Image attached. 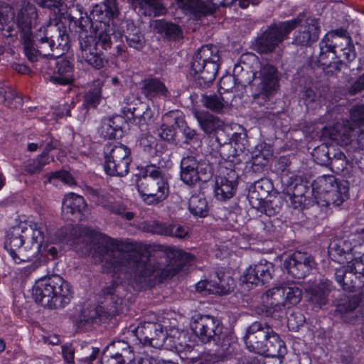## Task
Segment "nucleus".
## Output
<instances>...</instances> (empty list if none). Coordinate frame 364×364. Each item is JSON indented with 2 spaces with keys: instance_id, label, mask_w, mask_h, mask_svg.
Instances as JSON below:
<instances>
[{
  "instance_id": "6ab92c4d",
  "label": "nucleus",
  "mask_w": 364,
  "mask_h": 364,
  "mask_svg": "<svg viewBox=\"0 0 364 364\" xmlns=\"http://www.w3.org/2000/svg\"><path fill=\"white\" fill-rule=\"evenodd\" d=\"M350 40L347 31L343 28L328 32L319 43V60L323 61L328 53L337 55L341 48L348 46Z\"/></svg>"
},
{
  "instance_id": "f3484780",
  "label": "nucleus",
  "mask_w": 364,
  "mask_h": 364,
  "mask_svg": "<svg viewBox=\"0 0 364 364\" xmlns=\"http://www.w3.org/2000/svg\"><path fill=\"white\" fill-rule=\"evenodd\" d=\"M178 6L183 11L192 16L196 19L212 16L216 9L222 4H232L233 1L229 0H175Z\"/></svg>"
},
{
  "instance_id": "bb28decb",
  "label": "nucleus",
  "mask_w": 364,
  "mask_h": 364,
  "mask_svg": "<svg viewBox=\"0 0 364 364\" xmlns=\"http://www.w3.org/2000/svg\"><path fill=\"white\" fill-rule=\"evenodd\" d=\"M228 176H219L216 178L215 193L222 200L230 198L237 186V174L234 170L228 173Z\"/></svg>"
},
{
  "instance_id": "412c9836",
  "label": "nucleus",
  "mask_w": 364,
  "mask_h": 364,
  "mask_svg": "<svg viewBox=\"0 0 364 364\" xmlns=\"http://www.w3.org/2000/svg\"><path fill=\"white\" fill-rule=\"evenodd\" d=\"M23 245V239L16 225L11 228L6 232L4 247L16 263L31 262V255L28 253L26 246L22 247Z\"/></svg>"
},
{
  "instance_id": "393cba45",
  "label": "nucleus",
  "mask_w": 364,
  "mask_h": 364,
  "mask_svg": "<svg viewBox=\"0 0 364 364\" xmlns=\"http://www.w3.org/2000/svg\"><path fill=\"white\" fill-rule=\"evenodd\" d=\"M333 289L332 282L323 279L318 283L306 287V296L309 301L317 307H321L327 303L328 294Z\"/></svg>"
},
{
  "instance_id": "72a5a7b5",
  "label": "nucleus",
  "mask_w": 364,
  "mask_h": 364,
  "mask_svg": "<svg viewBox=\"0 0 364 364\" xmlns=\"http://www.w3.org/2000/svg\"><path fill=\"white\" fill-rule=\"evenodd\" d=\"M349 121L359 132L356 141L358 149L364 151V104L355 105L350 109Z\"/></svg>"
},
{
  "instance_id": "aec40b11",
  "label": "nucleus",
  "mask_w": 364,
  "mask_h": 364,
  "mask_svg": "<svg viewBox=\"0 0 364 364\" xmlns=\"http://www.w3.org/2000/svg\"><path fill=\"white\" fill-rule=\"evenodd\" d=\"M272 333V328L267 322L255 321L246 329L243 340L246 348L250 351L258 353L263 348V343Z\"/></svg>"
},
{
  "instance_id": "0eeeda50",
  "label": "nucleus",
  "mask_w": 364,
  "mask_h": 364,
  "mask_svg": "<svg viewBox=\"0 0 364 364\" xmlns=\"http://www.w3.org/2000/svg\"><path fill=\"white\" fill-rule=\"evenodd\" d=\"M219 50L213 45H205L194 54L191 69L196 82L201 87H207L215 79L219 68Z\"/></svg>"
},
{
  "instance_id": "338daca9",
  "label": "nucleus",
  "mask_w": 364,
  "mask_h": 364,
  "mask_svg": "<svg viewBox=\"0 0 364 364\" xmlns=\"http://www.w3.org/2000/svg\"><path fill=\"white\" fill-rule=\"evenodd\" d=\"M111 346L117 350L115 353L125 355V357H131L132 350L128 343L117 341H114Z\"/></svg>"
},
{
  "instance_id": "9b49d317",
  "label": "nucleus",
  "mask_w": 364,
  "mask_h": 364,
  "mask_svg": "<svg viewBox=\"0 0 364 364\" xmlns=\"http://www.w3.org/2000/svg\"><path fill=\"white\" fill-rule=\"evenodd\" d=\"M295 21H285L272 23L257 37L255 46L261 53H269L289 38V33L295 29Z\"/></svg>"
},
{
  "instance_id": "9d476101",
  "label": "nucleus",
  "mask_w": 364,
  "mask_h": 364,
  "mask_svg": "<svg viewBox=\"0 0 364 364\" xmlns=\"http://www.w3.org/2000/svg\"><path fill=\"white\" fill-rule=\"evenodd\" d=\"M252 83L253 98L260 104L259 99L268 100L279 87V76L277 68L268 63L262 64L259 70L253 73Z\"/></svg>"
},
{
  "instance_id": "4c0bfd02",
  "label": "nucleus",
  "mask_w": 364,
  "mask_h": 364,
  "mask_svg": "<svg viewBox=\"0 0 364 364\" xmlns=\"http://www.w3.org/2000/svg\"><path fill=\"white\" fill-rule=\"evenodd\" d=\"M353 249L350 241L343 238H338L333 240L328 247V255L333 260L339 261L340 258L348 254Z\"/></svg>"
},
{
  "instance_id": "0e129e2a",
  "label": "nucleus",
  "mask_w": 364,
  "mask_h": 364,
  "mask_svg": "<svg viewBox=\"0 0 364 364\" xmlns=\"http://www.w3.org/2000/svg\"><path fill=\"white\" fill-rule=\"evenodd\" d=\"M103 7L105 9L106 18H114L119 13L117 0H105Z\"/></svg>"
},
{
  "instance_id": "f8f14e48",
  "label": "nucleus",
  "mask_w": 364,
  "mask_h": 364,
  "mask_svg": "<svg viewBox=\"0 0 364 364\" xmlns=\"http://www.w3.org/2000/svg\"><path fill=\"white\" fill-rule=\"evenodd\" d=\"M15 7L18 10L16 21L14 18L10 20L9 25L13 26L14 31L10 36L16 35L20 32L21 37L24 41V46L27 42L32 41L33 35L31 33L33 24L38 17L37 10L33 4V0H16Z\"/></svg>"
},
{
  "instance_id": "2f4dec72",
  "label": "nucleus",
  "mask_w": 364,
  "mask_h": 364,
  "mask_svg": "<svg viewBox=\"0 0 364 364\" xmlns=\"http://www.w3.org/2000/svg\"><path fill=\"white\" fill-rule=\"evenodd\" d=\"M272 155V150L268 144H261L256 146L252 154L250 170L255 173L261 172Z\"/></svg>"
},
{
  "instance_id": "1a4fd4ad",
  "label": "nucleus",
  "mask_w": 364,
  "mask_h": 364,
  "mask_svg": "<svg viewBox=\"0 0 364 364\" xmlns=\"http://www.w3.org/2000/svg\"><path fill=\"white\" fill-rule=\"evenodd\" d=\"M313 191L323 195L325 201L330 205H341L349 196L348 182L337 181L333 175H323L316 178L312 184Z\"/></svg>"
},
{
  "instance_id": "f257e3e1",
  "label": "nucleus",
  "mask_w": 364,
  "mask_h": 364,
  "mask_svg": "<svg viewBox=\"0 0 364 364\" xmlns=\"http://www.w3.org/2000/svg\"><path fill=\"white\" fill-rule=\"evenodd\" d=\"M102 260L109 263L114 269H134L135 279L142 284L151 277L159 266L149 258V246L141 242L127 240L118 242L114 240L102 241Z\"/></svg>"
},
{
  "instance_id": "e2e57ef3",
  "label": "nucleus",
  "mask_w": 364,
  "mask_h": 364,
  "mask_svg": "<svg viewBox=\"0 0 364 364\" xmlns=\"http://www.w3.org/2000/svg\"><path fill=\"white\" fill-rule=\"evenodd\" d=\"M242 282L251 285H257L260 283L259 276L255 269V266H250L246 269L242 277Z\"/></svg>"
},
{
  "instance_id": "bf43d9fd",
  "label": "nucleus",
  "mask_w": 364,
  "mask_h": 364,
  "mask_svg": "<svg viewBox=\"0 0 364 364\" xmlns=\"http://www.w3.org/2000/svg\"><path fill=\"white\" fill-rule=\"evenodd\" d=\"M168 124V122H164L157 129L156 134L162 140L173 141L175 140L176 129L173 125Z\"/></svg>"
},
{
  "instance_id": "c756f323",
  "label": "nucleus",
  "mask_w": 364,
  "mask_h": 364,
  "mask_svg": "<svg viewBox=\"0 0 364 364\" xmlns=\"http://www.w3.org/2000/svg\"><path fill=\"white\" fill-rule=\"evenodd\" d=\"M193 115L197 119L200 129L207 134L216 133L223 129L224 122L208 112L196 110L193 112Z\"/></svg>"
},
{
  "instance_id": "6e6552de",
  "label": "nucleus",
  "mask_w": 364,
  "mask_h": 364,
  "mask_svg": "<svg viewBox=\"0 0 364 364\" xmlns=\"http://www.w3.org/2000/svg\"><path fill=\"white\" fill-rule=\"evenodd\" d=\"M104 168L107 174L124 176L129 173L132 161L131 151L127 146L119 143H108L103 149Z\"/></svg>"
},
{
  "instance_id": "ddd939ff",
  "label": "nucleus",
  "mask_w": 364,
  "mask_h": 364,
  "mask_svg": "<svg viewBox=\"0 0 364 364\" xmlns=\"http://www.w3.org/2000/svg\"><path fill=\"white\" fill-rule=\"evenodd\" d=\"M180 167L181 179L188 186L199 181L205 182L211 176L210 166L199 155L190 154L183 157Z\"/></svg>"
},
{
  "instance_id": "774afa93",
  "label": "nucleus",
  "mask_w": 364,
  "mask_h": 364,
  "mask_svg": "<svg viewBox=\"0 0 364 364\" xmlns=\"http://www.w3.org/2000/svg\"><path fill=\"white\" fill-rule=\"evenodd\" d=\"M305 321V318L300 311L293 312L288 318V326L294 329L301 326Z\"/></svg>"
},
{
  "instance_id": "13d9d810",
  "label": "nucleus",
  "mask_w": 364,
  "mask_h": 364,
  "mask_svg": "<svg viewBox=\"0 0 364 364\" xmlns=\"http://www.w3.org/2000/svg\"><path fill=\"white\" fill-rule=\"evenodd\" d=\"M313 156L315 161L321 166L328 165L329 161H331L328 149L324 144H322L314 149L313 151Z\"/></svg>"
},
{
  "instance_id": "864d4df0",
  "label": "nucleus",
  "mask_w": 364,
  "mask_h": 364,
  "mask_svg": "<svg viewBox=\"0 0 364 364\" xmlns=\"http://www.w3.org/2000/svg\"><path fill=\"white\" fill-rule=\"evenodd\" d=\"M156 324L152 323H147L138 326L136 329V337L141 342H149L153 339L151 331L152 330H156Z\"/></svg>"
},
{
  "instance_id": "dca6fc26",
  "label": "nucleus",
  "mask_w": 364,
  "mask_h": 364,
  "mask_svg": "<svg viewBox=\"0 0 364 364\" xmlns=\"http://www.w3.org/2000/svg\"><path fill=\"white\" fill-rule=\"evenodd\" d=\"M364 257L355 258L348 262L346 266L336 269V282L345 290L353 291L360 288L364 282Z\"/></svg>"
},
{
  "instance_id": "ea45409f",
  "label": "nucleus",
  "mask_w": 364,
  "mask_h": 364,
  "mask_svg": "<svg viewBox=\"0 0 364 364\" xmlns=\"http://www.w3.org/2000/svg\"><path fill=\"white\" fill-rule=\"evenodd\" d=\"M201 102L206 109L215 112H220L223 108L228 105V102L225 100L220 92L210 95H203Z\"/></svg>"
},
{
  "instance_id": "8fccbe9b",
  "label": "nucleus",
  "mask_w": 364,
  "mask_h": 364,
  "mask_svg": "<svg viewBox=\"0 0 364 364\" xmlns=\"http://www.w3.org/2000/svg\"><path fill=\"white\" fill-rule=\"evenodd\" d=\"M13 19V7L5 3L0 4V30L6 31L11 34L14 28L9 25V21Z\"/></svg>"
},
{
  "instance_id": "5701e85b",
  "label": "nucleus",
  "mask_w": 364,
  "mask_h": 364,
  "mask_svg": "<svg viewBox=\"0 0 364 364\" xmlns=\"http://www.w3.org/2000/svg\"><path fill=\"white\" fill-rule=\"evenodd\" d=\"M126 105L123 107V112L129 117L128 114L139 125H144L152 117V112L149 106L144 102L134 96L125 99Z\"/></svg>"
},
{
  "instance_id": "6e6d98bb",
  "label": "nucleus",
  "mask_w": 364,
  "mask_h": 364,
  "mask_svg": "<svg viewBox=\"0 0 364 364\" xmlns=\"http://www.w3.org/2000/svg\"><path fill=\"white\" fill-rule=\"evenodd\" d=\"M99 353L100 349L98 348L86 345L82 348L81 357L79 358V361L81 364H92L97 358Z\"/></svg>"
},
{
  "instance_id": "473e14b6",
  "label": "nucleus",
  "mask_w": 364,
  "mask_h": 364,
  "mask_svg": "<svg viewBox=\"0 0 364 364\" xmlns=\"http://www.w3.org/2000/svg\"><path fill=\"white\" fill-rule=\"evenodd\" d=\"M86 208L84 198L70 193L65 196L62 203V211L65 215H80Z\"/></svg>"
},
{
  "instance_id": "79ce46f5",
  "label": "nucleus",
  "mask_w": 364,
  "mask_h": 364,
  "mask_svg": "<svg viewBox=\"0 0 364 364\" xmlns=\"http://www.w3.org/2000/svg\"><path fill=\"white\" fill-rule=\"evenodd\" d=\"M284 297V307L290 308L299 304L302 298V289L296 284L281 287Z\"/></svg>"
},
{
  "instance_id": "4468645a",
  "label": "nucleus",
  "mask_w": 364,
  "mask_h": 364,
  "mask_svg": "<svg viewBox=\"0 0 364 364\" xmlns=\"http://www.w3.org/2000/svg\"><path fill=\"white\" fill-rule=\"evenodd\" d=\"M16 227L21 237L23 239V244L28 248L27 252L31 255V261H33L40 252L45 234L48 231L47 225L41 220L21 223Z\"/></svg>"
},
{
  "instance_id": "4be33fe9",
  "label": "nucleus",
  "mask_w": 364,
  "mask_h": 364,
  "mask_svg": "<svg viewBox=\"0 0 364 364\" xmlns=\"http://www.w3.org/2000/svg\"><path fill=\"white\" fill-rule=\"evenodd\" d=\"M314 262L306 252L296 251L285 259L284 267L289 274L296 279H302L310 272Z\"/></svg>"
},
{
  "instance_id": "a19ab883",
  "label": "nucleus",
  "mask_w": 364,
  "mask_h": 364,
  "mask_svg": "<svg viewBox=\"0 0 364 364\" xmlns=\"http://www.w3.org/2000/svg\"><path fill=\"white\" fill-rule=\"evenodd\" d=\"M0 101L4 102L11 109H18L21 107L23 100L16 95L14 90L6 87L4 83L0 81Z\"/></svg>"
},
{
  "instance_id": "7ed1b4c3",
  "label": "nucleus",
  "mask_w": 364,
  "mask_h": 364,
  "mask_svg": "<svg viewBox=\"0 0 364 364\" xmlns=\"http://www.w3.org/2000/svg\"><path fill=\"white\" fill-rule=\"evenodd\" d=\"M32 296L36 302L50 309L63 308L73 298L70 284L58 274L42 277L32 289Z\"/></svg>"
},
{
  "instance_id": "7c9ffc66",
  "label": "nucleus",
  "mask_w": 364,
  "mask_h": 364,
  "mask_svg": "<svg viewBox=\"0 0 364 364\" xmlns=\"http://www.w3.org/2000/svg\"><path fill=\"white\" fill-rule=\"evenodd\" d=\"M285 353L286 347L284 341H282L279 335L272 329V333H269V336H267L265 343H263L262 349L259 350L258 354L277 358L283 356Z\"/></svg>"
},
{
  "instance_id": "a878e982",
  "label": "nucleus",
  "mask_w": 364,
  "mask_h": 364,
  "mask_svg": "<svg viewBox=\"0 0 364 364\" xmlns=\"http://www.w3.org/2000/svg\"><path fill=\"white\" fill-rule=\"evenodd\" d=\"M125 124L124 119L121 116L105 118L101 122L98 133L106 139L122 137L123 134L122 127Z\"/></svg>"
},
{
  "instance_id": "58836bf2",
  "label": "nucleus",
  "mask_w": 364,
  "mask_h": 364,
  "mask_svg": "<svg viewBox=\"0 0 364 364\" xmlns=\"http://www.w3.org/2000/svg\"><path fill=\"white\" fill-rule=\"evenodd\" d=\"M272 188L271 182L267 178H261L252 186L249 197L251 200L261 202L266 199Z\"/></svg>"
},
{
  "instance_id": "c9c22d12",
  "label": "nucleus",
  "mask_w": 364,
  "mask_h": 364,
  "mask_svg": "<svg viewBox=\"0 0 364 364\" xmlns=\"http://www.w3.org/2000/svg\"><path fill=\"white\" fill-rule=\"evenodd\" d=\"M124 36L127 43L129 48H134L136 50H141L145 47V38L141 33L140 28L136 27L133 22H127Z\"/></svg>"
},
{
  "instance_id": "052dcab7",
  "label": "nucleus",
  "mask_w": 364,
  "mask_h": 364,
  "mask_svg": "<svg viewBox=\"0 0 364 364\" xmlns=\"http://www.w3.org/2000/svg\"><path fill=\"white\" fill-rule=\"evenodd\" d=\"M360 299L358 296H353L348 301L340 304L336 307V311L341 314H346L353 312L359 305Z\"/></svg>"
},
{
  "instance_id": "69168bd1",
  "label": "nucleus",
  "mask_w": 364,
  "mask_h": 364,
  "mask_svg": "<svg viewBox=\"0 0 364 364\" xmlns=\"http://www.w3.org/2000/svg\"><path fill=\"white\" fill-rule=\"evenodd\" d=\"M235 83L236 79L234 75H224L219 81V87L220 90H223L225 92H229L235 87Z\"/></svg>"
},
{
  "instance_id": "37998d69",
  "label": "nucleus",
  "mask_w": 364,
  "mask_h": 364,
  "mask_svg": "<svg viewBox=\"0 0 364 364\" xmlns=\"http://www.w3.org/2000/svg\"><path fill=\"white\" fill-rule=\"evenodd\" d=\"M102 86L103 83L100 80L94 81L89 91L85 95L82 106L96 107L101 100Z\"/></svg>"
},
{
  "instance_id": "603ef678",
  "label": "nucleus",
  "mask_w": 364,
  "mask_h": 364,
  "mask_svg": "<svg viewBox=\"0 0 364 364\" xmlns=\"http://www.w3.org/2000/svg\"><path fill=\"white\" fill-rule=\"evenodd\" d=\"M163 121L168 123L173 122L179 129H183L186 127L184 114L179 110H172L163 116Z\"/></svg>"
},
{
  "instance_id": "c03bdc74",
  "label": "nucleus",
  "mask_w": 364,
  "mask_h": 364,
  "mask_svg": "<svg viewBox=\"0 0 364 364\" xmlns=\"http://www.w3.org/2000/svg\"><path fill=\"white\" fill-rule=\"evenodd\" d=\"M154 27L159 33L164 34L169 39L176 40L182 36L181 28L173 23L159 20L156 21Z\"/></svg>"
},
{
  "instance_id": "de8ad7c7",
  "label": "nucleus",
  "mask_w": 364,
  "mask_h": 364,
  "mask_svg": "<svg viewBox=\"0 0 364 364\" xmlns=\"http://www.w3.org/2000/svg\"><path fill=\"white\" fill-rule=\"evenodd\" d=\"M212 342L220 347L223 353H230L236 346L235 337L223 329L219 331Z\"/></svg>"
},
{
  "instance_id": "a211bd4d",
  "label": "nucleus",
  "mask_w": 364,
  "mask_h": 364,
  "mask_svg": "<svg viewBox=\"0 0 364 364\" xmlns=\"http://www.w3.org/2000/svg\"><path fill=\"white\" fill-rule=\"evenodd\" d=\"M223 327L217 318L210 315L197 314L191 323L192 330L203 343H211Z\"/></svg>"
},
{
  "instance_id": "423d86ee",
  "label": "nucleus",
  "mask_w": 364,
  "mask_h": 364,
  "mask_svg": "<svg viewBox=\"0 0 364 364\" xmlns=\"http://www.w3.org/2000/svg\"><path fill=\"white\" fill-rule=\"evenodd\" d=\"M96 36L88 35L82 32L79 36L80 53L79 58L95 69L103 68L104 58L97 49L100 44L105 50L111 47V35L112 28L107 23H101L97 26Z\"/></svg>"
},
{
  "instance_id": "c85d7f7f",
  "label": "nucleus",
  "mask_w": 364,
  "mask_h": 364,
  "mask_svg": "<svg viewBox=\"0 0 364 364\" xmlns=\"http://www.w3.org/2000/svg\"><path fill=\"white\" fill-rule=\"evenodd\" d=\"M284 297L281 287H273L267 291L262 300L267 314L281 311L284 307Z\"/></svg>"
},
{
  "instance_id": "4d7b16f0",
  "label": "nucleus",
  "mask_w": 364,
  "mask_h": 364,
  "mask_svg": "<svg viewBox=\"0 0 364 364\" xmlns=\"http://www.w3.org/2000/svg\"><path fill=\"white\" fill-rule=\"evenodd\" d=\"M47 177V181L50 183H55V180H59L68 186H73L75 184L73 177L70 174V173L64 170L51 172L48 174Z\"/></svg>"
},
{
  "instance_id": "09e8293b",
  "label": "nucleus",
  "mask_w": 364,
  "mask_h": 364,
  "mask_svg": "<svg viewBox=\"0 0 364 364\" xmlns=\"http://www.w3.org/2000/svg\"><path fill=\"white\" fill-rule=\"evenodd\" d=\"M214 289L213 294L225 295L229 294L234 288V281L230 277L223 274L222 277L217 276L215 280H213Z\"/></svg>"
},
{
  "instance_id": "f704fd0d",
  "label": "nucleus",
  "mask_w": 364,
  "mask_h": 364,
  "mask_svg": "<svg viewBox=\"0 0 364 364\" xmlns=\"http://www.w3.org/2000/svg\"><path fill=\"white\" fill-rule=\"evenodd\" d=\"M90 193L93 197L97 198V200H96L97 203H98L103 207L108 208L113 213L117 214V215L121 216L122 218H125L127 220H131L134 218V214L132 212L127 211V208L121 203H119V202H113V203L109 202L107 203H105L102 200V198H104V195L102 194V191L92 188L90 190Z\"/></svg>"
},
{
  "instance_id": "e433bc0d",
  "label": "nucleus",
  "mask_w": 364,
  "mask_h": 364,
  "mask_svg": "<svg viewBox=\"0 0 364 364\" xmlns=\"http://www.w3.org/2000/svg\"><path fill=\"white\" fill-rule=\"evenodd\" d=\"M141 90L146 97L150 99L155 97H166L168 95V91L164 82L157 78L145 80Z\"/></svg>"
},
{
  "instance_id": "3c124183",
  "label": "nucleus",
  "mask_w": 364,
  "mask_h": 364,
  "mask_svg": "<svg viewBox=\"0 0 364 364\" xmlns=\"http://www.w3.org/2000/svg\"><path fill=\"white\" fill-rule=\"evenodd\" d=\"M254 266L256 273H257L259 276L260 283L264 284L266 282H268L272 278V272L273 269L272 264L265 261L264 263L261 262Z\"/></svg>"
},
{
  "instance_id": "5fc2aeb1",
  "label": "nucleus",
  "mask_w": 364,
  "mask_h": 364,
  "mask_svg": "<svg viewBox=\"0 0 364 364\" xmlns=\"http://www.w3.org/2000/svg\"><path fill=\"white\" fill-rule=\"evenodd\" d=\"M328 165L331 166V168L333 171L340 173L346 168L348 161L345 154L339 151L336 153L333 158H331Z\"/></svg>"
},
{
  "instance_id": "20e7f679",
  "label": "nucleus",
  "mask_w": 364,
  "mask_h": 364,
  "mask_svg": "<svg viewBox=\"0 0 364 364\" xmlns=\"http://www.w3.org/2000/svg\"><path fill=\"white\" fill-rule=\"evenodd\" d=\"M104 301L102 305H91L82 310L80 321L94 323L118 314L122 311L125 289L122 284L113 282L102 290Z\"/></svg>"
},
{
  "instance_id": "680f3d73",
  "label": "nucleus",
  "mask_w": 364,
  "mask_h": 364,
  "mask_svg": "<svg viewBox=\"0 0 364 364\" xmlns=\"http://www.w3.org/2000/svg\"><path fill=\"white\" fill-rule=\"evenodd\" d=\"M216 361V355L209 352H202L197 356L188 358L187 364H213Z\"/></svg>"
},
{
  "instance_id": "b1692460",
  "label": "nucleus",
  "mask_w": 364,
  "mask_h": 364,
  "mask_svg": "<svg viewBox=\"0 0 364 364\" xmlns=\"http://www.w3.org/2000/svg\"><path fill=\"white\" fill-rule=\"evenodd\" d=\"M326 132L330 139L341 146L348 145L352 141L353 137L359 134V132L348 119L336 122Z\"/></svg>"
},
{
  "instance_id": "39448f33",
  "label": "nucleus",
  "mask_w": 364,
  "mask_h": 364,
  "mask_svg": "<svg viewBox=\"0 0 364 364\" xmlns=\"http://www.w3.org/2000/svg\"><path fill=\"white\" fill-rule=\"evenodd\" d=\"M137 191L143 201L148 205H158L165 200L169 193V186L159 167L146 166L136 179Z\"/></svg>"
},
{
  "instance_id": "49530a36",
  "label": "nucleus",
  "mask_w": 364,
  "mask_h": 364,
  "mask_svg": "<svg viewBox=\"0 0 364 364\" xmlns=\"http://www.w3.org/2000/svg\"><path fill=\"white\" fill-rule=\"evenodd\" d=\"M188 209L195 217H205L208 213L206 199L199 195L192 196L188 202Z\"/></svg>"
},
{
  "instance_id": "a18cd8bd",
  "label": "nucleus",
  "mask_w": 364,
  "mask_h": 364,
  "mask_svg": "<svg viewBox=\"0 0 364 364\" xmlns=\"http://www.w3.org/2000/svg\"><path fill=\"white\" fill-rule=\"evenodd\" d=\"M49 162V156H46V153H42L36 158L24 161L23 168L28 174H36L40 173Z\"/></svg>"
},
{
  "instance_id": "f03ea898",
  "label": "nucleus",
  "mask_w": 364,
  "mask_h": 364,
  "mask_svg": "<svg viewBox=\"0 0 364 364\" xmlns=\"http://www.w3.org/2000/svg\"><path fill=\"white\" fill-rule=\"evenodd\" d=\"M68 50V35L65 28L49 23L35 31L32 41L26 43L24 53L29 61L35 63L37 70L51 76L55 58Z\"/></svg>"
},
{
  "instance_id": "cd10ccee",
  "label": "nucleus",
  "mask_w": 364,
  "mask_h": 364,
  "mask_svg": "<svg viewBox=\"0 0 364 364\" xmlns=\"http://www.w3.org/2000/svg\"><path fill=\"white\" fill-rule=\"evenodd\" d=\"M50 80L60 85L71 84L75 80L73 63L66 59L57 61Z\"/></svg>"
},
{
  "instance_id": "2eb2a0df",
  "label": "nucleus",
  "mask_w": 364,
  "mask_h": 364,
  "mask_svg": "<svg viewBox=\"0 0 364 364\" xmlns=\"http://www.w3.org/2000/svg\"><path fill=\"white\" fill-rule=\"evenodd\" d=\"M290 21H296L295 28L299 27L293 34L292 43L301 47L311 46L318 39L320 33L319 20L300 13Z\"/></svg>"
}]
</instances>
